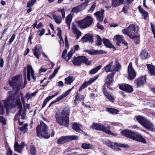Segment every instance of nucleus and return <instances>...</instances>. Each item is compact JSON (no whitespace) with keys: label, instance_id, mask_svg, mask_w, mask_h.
Listing matches in <instances>:
<instances>
[{"label":"nucleus","instance_id":"7c9ffc66","mask_svg":"<svg viewBox=\"0 0 155 155\" xmlns=\"http://www.w3.org/2000/svg\"><path fill=\"white\" fill-rule=\"evenodd\" d=\"M72 129L77 132H79V131L81 129L79 124L76 122L72 123Z\"/></svg>","mask_w":155,"mask_h":155},{"label":"nucleus","instance_id":"e433bc0d","mask_svg":"<svg viewBox=\"0 0 155 155\" xmlns=\"http://www.w3.org/2000/svg\"><path fill=\"white\" fill-rule=\"evenodd\" d=\"M75 52V51H73V49H71L70 51L69 52L67 55V56L68 57V58H67V56H66V59H64L65 60L67 61L68 62V60L71 59V57L72 56L73 54Z\"/></svg>","mask_w":155,"mask_h":155},{"label":"nucleus","instance_id":"423d86ee","mask_svg":"<svg viewBox=\"0 0 155 155\" xmlns=\"http://www.w3.org/2000/svg\"><path fill=\"white\" fill-rule=\"evenodd\" d=\"M137 120L143 126L150 130L154 132L155 128L152 123L141 116L139 115L136 118Z\"/></svg>","mask_w":155,"mask_h":155},{"label":"nucleus","instance_id":"393cba45","mask_svg":"<svg viewBox=\"0 0 155 155\" xmlns=\"http://www.w3.org/2000/svg\"><path fill=\"white\" fill-rule=\"evenodd\" d=\"M15 150L19 152L22 148L24 147V142H22L21 145L19 144L17 142H15L14 145Z\"/></svg>","mask_w":155,"mask_h":155},{"label":"nucleus","instance_id":"a878e982","mask_svg":"<svg viewBox=\"0 0 155 155\" xmlns=\"http://www.w3.org/2000/svg\"><path fill=\"white\" fill-rule=\"evenodd\" d=\"M79 94L77 92L75 96V99L74 100V103L75 106H77L79 102H78V101L82 100L84 101V98L83 95L81 96V97L80 98L79 96Z\"/></svg>","mask_w":155,"mask_h":155},{"label":"nucleus","instance_id":"aec40b11","mask_svg":"<svg viewBox=\"0 0 155 155\" xmlns=\"http://www.w3.org/2000/svg\"><path fill=\"white\" fill-rule=\"evenodd\" d=\"M120 147L129 148V146L127 144L118 143L117 142L114 143L113 144V147L112 149L116 151H120L121 149Z\"/></svg>","mask_w":155,"mask_h":155},{"label":"nucleus","instance_id":"cd10ccee","mask_svg":"<svg viewBox=\"0 0 155 155\" xmlns=\"http://www.w3.org/2000/svg\"><path fill=\"white\" fill-rule=\"evenodd\" d=\"M52 16L54 19L55 22L57 24H59L62 21V18L61 16L58 15H56L55 14H52Z\"/></svg>","mask_w":155,"mask_h":155},{"label":"nucleus","instance_id":"c756f323","mask_svg":"<svg viewBox=\"0 0 155 155\" xmlns=\"http://www.w3.org/2000/svg\"><path fill=\"white\" fill-rule=\"evenodd\" d=\"M106 110L110 114H118L119 112L118 109L110 107L107 108Z\"/></svg>","mask_w":155,"mask_h":155},{"label":"nucleus","instance_id":"09e8293b","mask_svg":"<svg viewBox=\"0 0 155 155\" xmlns=\"http://www.w3.org/2000/svg\"><path fill=\"white\" fill-rule=\"evenodd\" d=\"M96 4V2H94L91 6L90 8L88 10V12L92 13L93 12L95 8Z\"/></svg>","mask_w":155,"mask_h":155},{"label":"nucleus","instance_id":"338daca9","mask_svg":"<svg viewBox=\"0 0 155 155\" xmlns=\"http://www.w3.org/2000/svg\"><path fill=\"white\" fill-rule=\"evenodd\" d=\"M45 29L42 28L41 30H38V33L40 31V32L39 33V35L40 36H41L44 34L45 32Z\"/></svg>","mask_w":155,"mask_h":155},{"label":"nucleus","instance_id":"e2e57ef3","mask_svg":"<svg viewBox=\"0 0 155 155\" xmlns=\"http://www.w3.org/2000/svg\"><path fill=\"white\" fill-rule=\"evenodd\" d=\"M65 46L66 48L68 47L69 46V45L68 44V40L66 35H65Z\"/></svg>","mask_w":155,"mask_h":155},{"label":"nucleus","instance_id":"bb28decb","mask_svg":"<svg viewBox=\"0 0 155 155\" xmlns=\"http://www.w3.org/2000/svg\"><path fill=\"white\" fill-rule=\"evenodd\" d=\"M128 79L130 80H133L136 76V73L134 70L128 71Z\"/></svg>","mask_w":155,"mask_h":155},{"label":"nucleus","instance_id":"69168bd1","mask_svg":"<svg viewBox=\"0 0 155 155\" xmlns=\"http://www.w3.org/2000/svg\"><path fill=\"white\" fill-rule=\"evenodd\" d=\"M67 52V50L65 49H64L63 52L62 57L64 59H66V55Z\"/></svg>","mask_w":155,"mask_h":155},{"label":"nucleus","instance_id":"f8f14e48","mask_svg":"<svg viewBox=\"0 0 155 155\" xmlns=\"http://www.w3.org/2000/svg\"><path fill=\"white\" fill-rule=\"evenodd\" d=\"M146 75L141 76L135 80L134 83V86L137 88L143 87L146 83Z\"/></svg>","mask_w":155,"mask_h":155},{"label":"nucleus","instance_id":"473e14b6","mask_svg":"<svg viewBox=\"0 0 155 155\" xmlns=\"http://www.w3.org/2000/svg\"><path fill=\"white\" fill-rule=\"evenodd\" d=\"M99 76L98 75H96L94 77L91 78L88 81H85L86 83L89 86L91 84L96 80L98 78Z\"/></svg>","mask_w":155,"mask_h":155},{"label":"nucleus","instance_id":"39448f33","mask_svg":"<svg viewBox=\"0 0 155 155\" xmlns=\"http://www.w3.org/2000/svg\"><path fill=\"white\" fill-rule=\"evenodd\" d=\"M37 136L39 138L48 139L50 137V134L48 132V127L47 125L42 121L40 122L36 129Z\"/></svg>","mask_w":155,"mask_h":155},{"label":"nucleus","instance_id":"c85d7f7f","mask_svg":"<svg viewBox=\"0 0 155 155\" xmlns=\"http://www.w3.org/2000/svg\"><path fill=\"white\" fill-rule=\"evenodd\" d=\"M16 105L17 106V108L19 109V110L16 114H18L19 116H22L21 113L22 111V105L21 101H20L19 100L17 101Z\"/></svg>","mask_w":155,"mask_h":155},{"label":"nucleus","instance_id":"0eeeda50","mask_svg":"<svg viewBox=\"0 0 155 155\" xmlns=\"http://www.w3.org/2000/svg\"><path fill=\"white\" fill-rule=\"evenodd\" d=\"M90 128L93 130H96L100 131H102L103 132L107 133L109 135L112 136H116L110 130V127H105L102 124L99 123H93L92 125L90 127Z\"/></svg>","mask_w":155,"mask_h":155},{"label":"nucleus","instance_id":"6ab92c4d","mask_svg":"<svg viewBox=\"0 0 155 155\" xmlns=\"http://www.w3.org/2000/svg\"><path fill=\"white\" fill-rule=\"evenodd\" d=\"M104 10L101 8V11L96 12L94 14L97 18V20L100 22L102 21L103 20L104 16Z\"/></svg>","mask_w":155,"mask_h":155},{"label":"nucleus","instance_id":"a211bd4d","mask_svg":"<svg viewBox=\"0 0 155 155\" xmlns=\"http://www.w3.org/2000/svg\"><path fill=\"white\" fill-rule=\"evenodd\" d=\"M94 35L90 33H87L85 34L81 39V41L83 43L84 42H89L92 43L94 40Z\"/></svg>","mask_w":155,"mask_h":155},{"label":"nucleus","instance_id":"412c9836","mask_svg":"<svg viewBox=\"0 0 155 155\" xmlns=\"http://www.w3.org/2000/svg\"><path fill=\"white\" fill-rule=\"evenodd\" d=\"M84 52L92 55H96L97 54H103L105 53V51L101 50H94L93 51H91L89 50L85 49L84 50Z\"/></svg>","mask_w":155,"mask_h":155},{"label":"nucleus","instance_id":"7ed1b4c3","mask_svg":"<svg viewBox=\"0 0 155 155\" xmlns=\"http://www.w3.org/2000/svg\"><path fill=\"white\" fill-rule=\"evenodd\" d=\"M138 26L136 27L134 24L130 25L126 29L122 30V31L123 34L127 35L133 41L136 45L139 43L140 41V35H137L139 31Z\"/></svg>","mask_w":155,"mask_h":155},{"label":"nucleus","instance_id":"f257e3e1","mask_svg":"<svg viewBox=\"0 0 155 155\" xmlns=\"http://www.w3.org/2000/svg\"><path fill=\"white\" fill-rule=\"evenodd\" d=\"M22 75L18 74L12 77L11 80H9L8 81V84L12 88L13 90L8 91V94L9 95L7 97L5 100H3L5 107H7L9 104V102H10V101L14 102L16 100L15 104L16 105L17 101L19 100L21 101L20 96L18 94L19 92L20 87L21 86V79H22Z\"/></svg>","mask_w":155,"mask_h":155},{"label":"nucleus","instance_id":"8fccbe9b","mask_svg":"<svg viewBox=\"0 0 155 155\" xmlns=\"http://www.w3.org/2000/svg\"><path fill=\"white\" fill-rule=\"evenodd\" d=\"M96 4V2H94L91 6L90 8L88 10V12L92 13L93 12L95 8Z\"/></svg>","mask_w":155,"mask_h":155},{"label":"nucleus","instance_id":"72a5a7b5","mask_svg":"<svg viewBox=\"0 0 155 155\" xmlns=\"http://www.w3.org/2000/svg\"><path fill=\"white\" fill-rule=\"evenodd\" d=\"M113 64V62H111L104 67V68L106 72H108L112 71V70L111 69Z\"/></svg>","mask_w":155,"mask_h":155},{"label":"nucleus","instance_id":"774afa93","mask_svg":"<svg viewBox=\"0 0 155 155\" xmlns=\"http://www.w3.org/2000/svg\"><path fill=\"white\" fill-rule=\"evenodd\" d=\"M6 155H12V151L11 150L10 147H9L8 149L7 150V152L6 153Z\"/></svg>","mask_w":155,"mask_h":155},{"label":"nucleus","instance_id":"79ce46f5","mask_svg":"<svg viewBox=\"0 0 155 155\" xmlns=\"http://www.w3.org/2000/svg\"><path fill=\"white\" fill-rule=\"evenodd\" d=\"M36 2V0H31L27 3V7H31Z\"/></svg>","mask_w":155,"mask_h":155},{"label":"nucleus","instance_id":"3c124183","mask_svg":"<svg viewBox=\"0 0 155 155\" xmlns=\"http://www.w3.org/2000/svg\"><path fill=\"white\" fill-rule=\"evenodd\" d=\"M74 33L76 35V39H78L81 34V32L79 29L74 31Z\"/></svg>","mask_w":155,"mask_h":155},{"label":"nucleus","instance_id":"20e7f679","mask_svg":"<svg viewBox=\"0 0 155 155\" xmlns=\"http://www.w3.org/2000/svg\"><path fill=\"white\" fill-rule=\"evenodd\" d=\"M120 134L122 136L127 138L141 142L144 144L147 143L146 139L141 134L136 131L126 129L122 130L120 132Z\"/></svg>","mask_w":155,"mask_h":155},{"label":"nucleus","instance_id":"864d4df0","mask_svg":"<svg viewBox=\"0 0 155 155\" xmlns=\"http://www.w3.org/2000/svg\"><path fill=\"white\" fill-rule=\"evenodd\" d=\"M87 86H88V85L86 83L85 81L81 85V86L79 89V91H81L83 89L87 87Z\"/></svg>","mask_w":155,"mask_h":155},{"label":"nucleus","instance_id":"b1692460","mask_svg":"<svg viewBox=\"0 0 155 155\" xmlns=\"http://www.w3.org/2000/svg\"><path fill=\"white\" fill-rule=\"evenodd\" d=\"M147 65L149 74L151 75H155V66L150 64H147Z\"/></svg>","mask_w":155,"mask_h":155},{"label":"nucleus","instance_id":"603ef678","mask_svg":"<svg viewBox=\"0 0 155 155\" xmlns=\"http://www.w3.org/2000/svg\"><path fill=\"white\" fill-rule=\"evenodd\" d=\"M74 33L76 35V39H78L81 34V32L79 29L74 31Z\"/></svg>","mask_w":155,"mask_h":155},{"label":"nucleus","instance_id":"f3484780","mask_svg":"<svg viewBox=\"0 0 155 155\" xmlns=\"http://www.w3.org/2000/svg\"><path fill=\"white\" fill-rule=\"evenodd\" d=\"M102 89L104 95L107 98L109 101L113 103L114 101V98L108 92L106 87L105 86L102 87Z\"/></svg>","mask_w":155,"mask_h":155},{"label":"nucleus","instance_id":"c9c22d12","mask_svg":"<svg viewBox=\"0 0 155 155\" xmlns=\"http://www.w3.org/2000/svg\"><path fill=\"white\" fill-rule=\"evenodd\" d=\"M72 16L70 14L68 15L66 17L65 19L66 23L69 26L71 24L72 19Z\"/></svg>","mask_w":155,"mask_h":155},{"label":"nucleus","instance_id":"13d9d810","mask_svg":"<svg viewBox=\"0 0 155 155\" xmlns=\"http://www.w3.org/2000/svg\"><path fill=\"white\" fill-rule=\"evenodd\" d=\"M141 14L142 16H143L144 19L146 20L148 16V13L145 11L144 12L141 13Z\"/></svg>","mask_w":155,"mask_h":155},{"label":"nucleus","instance_id":"6e6552de","mask_svg":"<svg viewBox=\"0 0 155 155\" xmlns=\"http://www.w3.org/2000/svg\"><path fill=\"white\" fill-rule=\"evenodd\" d=\"M93 22V18L88 15L83 20L78 21L77 23L80 28L85 29L90 27L92 25Z\"/></svg>","mask_w":155,"mask_h":155},{"label":"nucleus","instance_id":"dca6fc26","mask_svg":"<svg viewBox=\"0 0 155 155\" xmlns=\"http://www.w3.org/2000/svg\"><path fill=\"white\" fill-rule=\"evenodd\" d=\"M42 50L41 46L40 45L35 46L32 49L34 55L38 59H39L41 55V52Z\"/></svg>","mask_w":155,"mask_h":155},{"label":"nucleus","instance_id":"a19ab883","mask_svg":"<svg viewBox=\"0 0 155 155\" xmlns=\"http://www.w3.org/2000/svg\"><path fill=\"white\" fill-rule=\"evenodd\" d=\"M80 7L81 6L78 5L74 7L72 9L71 11L75 13L81 11V10L80 9Z\"/></svg>","mask_w":155,"mask_h":155},{"label":"nucleus","instance_id":"5701e85b","mask_svg":"<svg viewBox=\"0 0 155 155\" xmlns=\"http://www.w3.org/2000/svg\"><path fill=\"white\" fill-rule=\"evenodd\" d=\"M103 43L104 45L107 48L116 49L115 47L111 44L108 39H106L105 38H103Z\"/></svg>","mask_w":155,"mask_h":155},{"label":"nucleus","instance_id":"9d476101","mask_svg":"<svg viewBox=\"0 0 155 155\" xmlns=\"http://www.w3.org/2000/svg\"><path fill=\"white\" fill-rule=\"evenodd\" d=\"M78 139V137L76 136H63L58 140L57 143L58 144H63Z\"/></svg>","mask_w":155,"mask_h":155},{"label":"nucleus","instance_id":"4be33fe9","mask_svg":"<svg viewBox=\"0 0 155 155\" xmlns=\"http://www.w3.org/2000/svg\"><path fill=\"white\" fill-rule=\"evenodd\" d=\"M140 56L142 60H146L150 56L148 52L145 49L142 50L140 54Z\"/></svg>","mask_w":155,"mask_h":155},{"label":"nucleus","instance_id":"c03bdc74","mask_svg":"<svg viewBox=\"0 0 155 155\" xmlns=\"http://www.w3.org/2000/svg\"><path fill=\"white\" fill-rule=\"evenodd\" d=\"M27 73L31 74L32 72H33L34 73V71L33 70L30 64H28L27 66Z\"/></svg>","mask_w":155,"mask_h":155},{"label":"nucleus","instance_id":"58836bf2","mask_svg":"<svg viewBox=\"0 0 155 155\" xmlns=\"http://www.w3.org/2000/svg\"><path fill=\"white\" fill-rule=\"evenodd\" d=\"M102 39L101 38L99 35L97 36V39L96 41V45L99 46L102 44Z\"/></svg>","mask_w":155,"mask_h":155},{"label":"nucleus","instance_id":"37998d69","mask_svg":"<svg viewBox=\"0 0 155 155\" xmlns=\"http://www.w3.org/2000/svg\"><path fill=\"white\" fill-rule=\"evenodd\" d=\"M112 5L113 6L116 7L120 5V3H119L118 0H111Z\"/></svg>","mask_w":155,"mask_h":155},{"label":"nucleus","instance_id":"9b49d317","mask_svg":"<svg viewBox=\"0 0 155 155\" xmlns=\"http://www.w3.org/2000/svg\"><path fill=\"white\" fill-rule=\"evenodd\" d=\"M115 73L112 72L108 74L107 76L104 81V83L103 86H106L107 88L110 90L113 89L111 87L114 81V76Z\"/></svg>","mask_w":155,"mask_h":155},{"label":"nucleus","instance_id":"ddd939ff","mask_svg":"<svg viewBox=\"0 0 155 155\" xmlns=\"http://www.w3.org/2000/svg\"><path fill=\"white\" fill-rule=\"evenodd\" d=\"M119 89L125 92L131 93L134 91L132 86L126 83H122L118 84Z\"/></svg>","mask_w":155,"mask_h":155},{"label":"nucleus","instance_id":"bf43d9fd","mask_svg":"<svg viewBox=\"0 0 155 155\" xmlns=\"http://www.w3.org/2000/svg\"><path fill=\"white\" fill-rule=\"evenodd\" d=\"M58 35L60 39L62 40V37L61 35V30L59 28H58Z\"/></svg>","mask_w":155,"mask_h":155},{"label":"nucleus","instance_id":"a18cd8bd","mask_svg":"<svg viewBox=\"0 0 155 155\" xmlns=\"http://www.w3.org/2000/svg\"><path fill=\"white\" fill-rule=\"evenodd\" d=\"M51 99L49 96L47 97L44 101L42 105V106L41 109L43 108L46 105L48 101Z\"/></svg>","mask_w":155,"mask_h":155},{"label":"nucleus","instance_id":"ea45409f","mask_svg":"<svg viewBox=\"0 0 155 155\" xmlns=\"http://www.w3.org/2000/svg\"><path fill=\"white\" fill-rule=\"evenodd\" d=\"M30 153L31 155H36V149L34 145H32L30 147Z\"/></svg>","mask_w":155,"mask_h":155},{"label":"nucleus","instance_id":"de8ad7c7","mask_svg":"<svg viewBox=\"0 0 155 155\" xmlns=\"http://www.w3.org/2000/svg\"><path fill=\"white\" fill-rule=\"evenodd\" d=\"M105 144L111 149L113 147V142H111L109 140H108L105 141Z\"/></svg>","mask_w":155,"mask_h":155},{"label":"nucleus","instance_id":"4468645a","mask_svg":"<svg viewBox=\"0 0 155 155\" xmlns=\"http://www.w3.org/2000/svg\"><path fill=\"white\" fill-rule=\"evenodd\" d=\"M73 87L68 90L66 92L64 93L61 95L58 96L55 100L53 101L49 104L48 107H51L52 105L54 104L56 102L59 101L66 97L71 92L73 88Z\"/></svg>","mask_w":155,"mask_h":155},{"label":"nucleus","instance_id":"5fc2aeb1","mask_svg":"<svg viewBox=\"0 0 155 155\" xmlns=\"http://www.w3.org/2000/svg\"><path fill=\"white\" fill-rule=\"evenodd\" d=\"M28 125L26 124L24 125L21 127H19L18 129L21 131H23L27 129V127Z\"/></svg>","mask_w":155,"mask_h":155},{"label":"nucleus","instance_id":"f03ea898","mask_svg":"<svg viewBox=\"0 0 155 155\" xmlns=\"http://www.w3.org/2000/svg\"><path fill=\"white\" fill-rule=\"evenodd\" d=\"M70 109L68 107H65L60 112L57 111L55 114V118L56 122L61 126L68 127L69 123Z\"/></svg>","mask_w":155,"mask_h":155},{"label":"nucleus","instance_id":"680f3d73","mask_svg":"<svg viewBox=\"0 0 155 155\" xmlns=\"http://www.w3.org/2000/svg\"><path fill=\"white\" fill-rule=\"evenodd\" d=\"M7 25H7L4 29L2 31V36L1 38H2V35H3L5 34L6 32H7V31L8 28V27H7Z\"/></svg>","mask_w":155,"mask_h":155},{"label":"nucleus","instance_id":"1a4fd4ad","mask_svg":"<svg viewBox=\"0 0 155 155\" xmlns=\"http://www.w3.org/2000/svg\"><path fill=\"white\" fill-rule=\"evenodd\" d=\"M72 62L75 66H80L82 63L87 65H90L91 62L89 61L87 58L84 56H78L73 57Z\"/></svg>","mask_w":155,"mask_h":155},{"label":"nucleus","instance_id":"0e129e2a","mask_svg":"<svg viewBox=\"0 0 155 155\" xmlns=\"http://www.w3.org/2000/svg\"><path fill=\"white\" fill-rule=\"evenodd\" d=\"M15 37V34H13L10 39L9 42L10 44H11L13 41Z\"/></svg>","mask_w":155,"mask_h":155},{"label":"nucleus","instance_id":"4d7b16f0","mask_svg":"<svg viewBox=\"0 0 155 155\" xmlns=\"http://www.w3.org/2000/svg\"><path fill=\"white\" fill-rule=\"evenodd\" d=\"M129 6L125 5L123 7L121 12H123L124 13L126 14L127 12V10L129 8Z\"/></svg>","mask_w":155,"mask_h":155},{"label":"nucleus","instance_id":"2f4dec72","mask_svg":"<svg viewBox=\"0 0 155 155\" xmlns=\"http://www.w3.org/2000/svg\"><path fill=\"white\" fill-rule=\"evenodd\" d=\"M73 77L71 76H69L68 77L65 78L64 84H71V83L74 81L73 79Z\"/></svg>","mask_w":155,"mask_h":155},{"label":"nucleus","instance_id":"6e6d98bb","mask_svg":"<svg viewBox=\"0 0 155 155\" xmlns=\"http://www.w3.org/2000/svg\"><path fill=\"white\" fill-rule=\"evenodd\" d=\"M0 122L2 123L3 125H5L6 124V120L5 118L2 116H0Z\"/></svg>","mask_w":155,"mask_h":155},{"label":"nucleus","instance_id":"49530a36","mask_svg":"<svg viewBox=\"0 0 155 155\" xmlns=\"http://www.w3.org/2000/svg\"><path fill=\"white\" fill-rule=\"evenodd\" d=\"M9 104L7 106L5 107L6 110H8L9 108H12L13 107H16V104H14L13 103H10V102H9Z\"/></svg>","mask_w":155,"mask_h":155},{"label":"nucleus","instance_id":"052dcab7","mask_svg":"<svg viewBox=\"0 0 155 155\" xmlns=\"http://www.w3.org/2000/svg\"><path fill=\"white\" fill-rule=\"evenodd\" d=\"M150 25L151 26V30L153 34L154 35V38H155V28H154V25L152 23H151Z\"/></svg>","mask_w":155,"mask_h":155},{"label":"nucleus","instance_id":"2eb2a0df","mask_svg":"<svg viewBox=\"0 0 155 155\" xmlns=\"http://www.w3.org/2000/svg\"><path fill=\"white\" fill-rule=\"evenodd\" d=\"M114 38L116 40L117 44L118 46H121L120 43H122L125 46L126 49L128 48V44L124 39V37L122 36L121 35H116L114 36Z\"/></svg>","mask_w":155,"mask_h":155},{"label":"nucleus","instance_id":"f704fd0d","mask_svg":"<svg viewBox=\"0 0 155 155\" xmlns=\"http://www.w3.org/2000/svg\"><path fill=\"white\" fill-rule=\"evenodd\" d=\"M101 65H99L94 68L91 69L89 72L91 74H94L96 73L101 67Z\"/></svg>","mask_w":155,"mask_h":155},{"label":"nucleus","instance_id":"4c0bfd02","mask_svg":"<svg viewBox=\"0 0 155 155\" xmlns=\"http://www.w3.org/2000/svg\"><path fill=\"white\" fill-rule=\"evenodd\" d=\"M92 145L89 143H83L81 145V147L85 149H88L92 148Z\"/></svg>","mask_w":155,"mask_h":155}]
</instances>
